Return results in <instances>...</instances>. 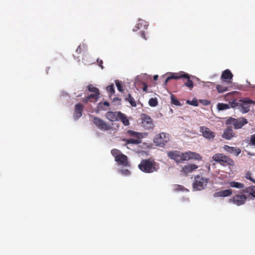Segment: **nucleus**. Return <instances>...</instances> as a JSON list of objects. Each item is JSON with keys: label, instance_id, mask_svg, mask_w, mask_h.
<instances>
[{"label": "nucleus", "instance_id": "20", "mask_svg": "<svg viewBox=\"0 0 255 255\" xmlns=\"http://www.w3.org/2000/svg\"><path fill=\"white\" fill-rule=\"evenodd\" d=\"M232 194V191L231 189H226L215 193L214 194V197H226L230 196Z\"/></svg>", "mask_w": 255, "mask_h": 255}, {"label": "nucleus", "instance_id": "51", "mask_svg": "<svg viewBox=\"0 0 255 255\" xmlns=\"http://www.w3.org/2000/svg\"><path fill=\"white\" fill-rule=\"evenodd\" d=\"M121 99H120V98H118V97H116V98H115L114 99V100H113V101H114V102H115V101H121Z\"/></svg>", "mask_w": 255, "mask_h": 255}, {"label": "nucleus", "instance_id": "39", "mask_svg": "<svg viewBox=\"0 0 255 255\" xmlns=\"http://www.w3.org/2000/svg\"><path fill=\"white\" fill-rule=\"evenodd\" d=\"M107 90L111 93V95L115 93V89L113 84L108 86L107 87Z\"/></svg>", "mask_w": 255, "mask_h": 255}, {"label": "nucleus", "instance_id": "2", "mask_svg": "<svg viewBox=\"0 0 255 255\" xmlns=\"http://www.w3.org/2000/svg\"><path fill=\"white\" fill-rule=\"evenodd\" d=\"M209 182V178L204 177L200 175H196L194 176V181L192 184L193 188L196 191L203 190L206 187Z\"/></svg>", "mask_w": 255, "mask_h": 255}, {"label": "nucleus", "instance_id": "8", "mask_svg": "<svg viewBox=\"0 0 255 255\" xmlns=\"http://www.w3.org/2000/svg\"><path fill=\"white\" fill-rule=\"evenodd\" d=\"M141 126L146 129H153L154 127L152 119L149 116L142 114L140 117Z\"/></svg>", "mask_w": 255, "mask_h": 255}, {"label": "nucleus", "instance_id": "3", "mask_svg": "<svg viewBox=\"0 0 255 255\" xmlns=\"http://www.w3.org/2000/svg\"><path fill=\"white\" fill-rule=\"evenodd\" d=\"M214 161L223 166H234V162L232 159L222 153H216L212 156Z\"/></svg>", "mask_w": 255, "mask_h": 255}, {"label": "nucleus", "instance_id": "31", "mask_svg": "<svg viewBox=\"0 0 255 255\" xmlns=\"http://www.w3.org/2000/svg\"><path fill=\"white\" fill-rule=\"evenodd\" d=\"M230 108L229 105L224 103H218L217 105V109L219 111H223Z\"/></svg>", "mask_w": 255, "mask_h": 255}, {"label": "nucleus", "instance_id": "43", "mask_svg": "<svg viewBox=\"0 0 255 255\" xmlns=\"http://www.w3.org/2000/svg\"><path fill=\"white\" fill-rule=\"evenodd\" d=\"M120 172L124 175H129L130 173V171L127 169L121 170Z\"/></svg>", "mask_w": 255, "mask_h": 255}, {"label": "nucleus", "instance_id": "16", "mask_svg": "<svg viewBox=\"0 0 255 255\" xmlns=\"http://www.w3.org/2000/svg\"><path fill=\"white\" fill-rule=\"evenodd\" d=\"M233 75L231 71L229 69L224 70L222 75L221 78L223 81H225L228 83H230V80L232 79Z\"/></svg>", "mask_w": 255, "mask_h": 255}, {"label": "nucleus", "instance_id": "50", "mask_svg": "<svg viewBox=\"0 0 255 255\" xmlns=\"http://www.w3.org/2000/svg\"><path fill=\"white\" fill-rule=\"evenodd\" d=\"M171 80L170 78H169V77L168 76L165 80V83H164V84L165 85H166L167 83L170 80Z\"/></svg>", "mask_w": 255, "mask_h": 255}, {"label": "nucleus", "instance_id": "4", "mask_svg": "<svg viewBox=\"0 0 255 255\" xmlns=\"http://www.w3.org/2000/svg\"><path fill=\"white\" fill-rule=\"evenodd\" d=\"M248 123L247 120L244 118L235 119L230 117L226 121V124L228 125L233 126L235 129H240Z\"/></svg>", "mask_w": 255, "mask_h": 255}, {"label": "nucleus", "instance_id": "30", "mask_svg": "<svg viewBox=\"0 0 255 255\" xmlns=\"http://www.w3.org/2000/svg\"><path fill=\"white\" fill-rule=\"evenodd\" d=\"M123 141H126L127 143H131V144H139L141 143V141L139 139H132V138H129V139H124Z\"/></svg>", "mask_w": 255, "mask_h": 255}, {"label": "nucleus", "instance_id": "10", "mask_svg": "<svg viewBox=\"0 0 255 255\" xmlns=\"http://www.w3.org/2000/svg\"><path fill=\"white\" fill-rule=\"evenodd\" d=\"M199 131L204 137L209 140L213 139L215 136V132L205 126L200 127Z\"/></svg>", "mask_w": 255, "mask_h": 255}, {"label": "nucleus", "instance_id": "7", "mask_svg": "<svg viewBox=\"0 0 255 255\" xmlns=\"http://www.w3.org/2000/svg\"><path fill=\"white\" fill-rule=\"evenodd\" d=\"M92 122L99 129L101 130L107 131L112 129V126L111 125L99 117H94Z\"/></svg>", "mask_w": 255, "mask_h": 255}, {"label": "nucleus", "instance_id": "33", "mask_svg": "<svg viewBox=\"0 0 255 255\" xmlns=\"http://www.w3.org/2000/svg\"><path fill=\"white\" fill-rule=\"evenodd\" d=\"M111 154L115 157V160L117 159L120 155L122 154L121 152L117 149H113L111 150Z\"/></svg>", "mask_w": 255, "mask_h": 255}, {"label": "nucleus", "instance_id": "18", "mask_svg": "<svg viewBox=\"0 0 255 255\" xmlns=\"http://www.w3.org/2000/svg\"><path fill=\"white\" fill-rule=\"evenodd\" d=\"M148 24L146 21L142 19H139L136 26L133 28V31H136L138 29H146Z\"/></svg>", "mask_w": 255, "mask_h": 255}, {"label": "nucleus", "instance_id": "38", "mask_svg": "<svg viewBox=\"0 0 255 255\" xmlns=\"http://www.w3.org/2000/svg\"><path fill=\"white\" fill-rule=\"evenodd\" d=\"M231 107L232 108H236L237 107H240V102H237L236 100H234L233 101L230 102Z\"/></svg>", "mask_w": 255, "mask_h": 255}, {"label": "nucleus", "instance_id": "52", "mask_svg": "<svg viewBox=\"0 0 255 255\" xmlns=\"http://www.w3.org/2000/svg\"><path fill=\"white\" fill-rule=\"evenodd\" d=\"M158 79V75H154L153 76V80H157Z\"/></svg>", "mask_w": 255, "mask_h": 255}, {"label": "nucleus", "instance_id": "35", "mask_svg": "<svg viewBox=\"0 0 255 255\" xmlns=\"http://www.w3.org/2000/svg\"><path fill=\"white\" fill-rule=\"evenodd\" d=\"M149 105L151 107H155L157 106L158 102L156 98H150L148 101Z\"/></svg>", "mask_w": 255, "mask_h": 255}, {"label": "nucleus", "instance_id": "26", "mask_svg": "<svg viewBox=\"0 0 255 255\" xmlns=\"http://www.w3.org/2000/svg\"><path fill=\"white\" fill-rule=\"evenodd\" d=\"M230 187L242 189L244 187V184L241 182L231 181L229 183Z\"/></svg>", "mask_w": 255, "mask_h": 255}, {"label": "nucleus", "instance_id": "40", "mask_svg": "<svg viewBox=\"0 0 255 255\" xmlns=\"http://www.w3.org/2000/svg\"><path fill=\"white\" fill-rule=\"evenodd\" d=\"M115 83H116V85L117 87L118 91L121 92H123V87H122L121 82L119 80H116L115 81Z\"/></svg>", "mask_w": 255, "mask_h": 255}, {"label": "nucleus", "instance_id": "15", "mask_svg": "<svg viewBox=\"0 0 255 255\" xmlns=\"http://www.w3.org/2000/svg\"><path fill=\"white\" fill-rule=\"evenodd\" d=\"M119 112L109 111L105 114V117L111 122H116L118 120Z\"/></svg>", "mask_w": 255, "mask_h": 255}, {"label": "nucleus", "instance_id": "46", "mask_svg": "<svg viewBox=\"0 0 255 255\" xmlns=\"http://www.w3.org/2000/svg\"><path fill=\"white\" fill-rule=\"evenodd\" d=\"M187 102L188 103H190V104L191 105H193V106H198V102L196 100L195 101L193 100V101H192L191 102L188 101H187Z\"/></svg>", "mask_w": 255, "mask_h": 255}, {"label": "nucleus", "instance_id": "12", "mask_svg": "<svg viewBox=\"0 0 255 255\" xmlns=\"http://www.w3.org/2000/svg\"><path fill=\"white\" fill-rule=\"evenodd\" d=\"M84 110V106L80 103L77 104L75 106L74 118L77 120L82 115V112Z\"/></svg>", "mask_w": 255, "mask_h": 255}, {"label": "nucleus", "instance_id": "41", "mask_svg": "<svg viewBox=\"0 0 255 255\" xmlns=\"http://www.w3.org/2000/svg\"><path fill=\"white\" fill-rule=\"evenodd\" d=\"M246 178L251 181H252L253 182H254V183H255V180L252 177V174L250 172H248L246 174Z\"/></svg>", "mask_w": 255, "mask_h": 255}, {"label": "nucleus", "instance_id": "1", "mask_svg": "<svg viewBox=\"0 0 255 255\" xmlns=\"http://www.w3.org/2000/svg\"><path fill=\"white\" fill-rule=\"evenodd\" d=\"M156 163L152 159H142L138 167L143 172L150 173L157 170Z\"/></svg>", "mask_w": 255, "mask_h": 255}, {"label": "nucleus", "instance_id": "48", "mask_svg": "<svg viewBox=\"0 0 255 255\" xmlns=\"http://www.w3.org/2000/svg\"><path fill=\"white\" fill-rule=\"evenodd\" d=\"M142 85H143V87H142V90L144 92H146L147 90V88H148V86L147 85H146V83H142Z\"/></svg>", "mask_w": 255, "mask_h": 255}, {"label": "nucleus", "instance_id": "34", "mask_svg": "<svg viewBox=\"0 0 255 255\" xmlns=\"http://www.w3.org/2000/svg\"><path fill=\"white\" fill-rule=\"evenodd\" d=\"M185 78L187 79V81L184 83V85L191 90L194 86L193 82L190 79V76L189 75L188 78Z\"/></svg>", "mask_w": 255, "mask_h": 255}, {"label": "nucleus", "instance_id": "36", "mask_svg": "<svg viewBox=\"0 0 255 255\" xmlns=\"http://www.w3.org/2000/svg\"><path fill=\"white\" fill-rule=\"evenodd\" d=\"M171 102L175 106L181 105L180 102L173 95L171 96Z\"/></svg>", "mask_w": 255, "mask_h": 255}, {"label": "nucleus", "instance_id": "17", "mask_svg": "<svg viewBox=\"0 0 255 255\" xmlns=\"http://www.w3.org/2000/svg\"><path fill=\"white\" fill-rule=\"evenodd\" d=\"M115 161L121 165H123L124 166H129L128 157L123 153L122 155H120L119 156V157L117 159H116Z\"/></svg>", "mask_w": 255, "mask_h": 255}, {"label": "nucleus", "instance_id": "5", "mask_svg": "<svg viewBox=\"0 0 255 255\" xmlns=\"http://www.w3.org/2000/svg\"><path fill=\"white\" fill-rule=\"evenodd\" d=\"M170 139L169 135L165 132H161L155 135L154 143L158 146L163 147Z\"/></svg>", "mask_w": 255, "mask_h": 255}, {"label": "nucleus", "instance_id": "11", "mask_svg": "<svg viewBox=\"0 0 255 255\" xmlns=\"http://www.w3.org/2000/svg\"><path fill=\"white\" fill-rule=\"evenodd\" d=\"M198 168V166L195 164H188L182 167L180 172L184 176H187Z\"/></svg>", "mask_w": 255, "mask_h": 255}, {"label": "nucleus", "instance_id": "42", "mask_svg": "<svg viewBox=\"0 0 255 255\" xmlns=\"http://www.w3.org/2000/svg\"><path fill=\"white\" fill-rule=\"evenodd\" d=\"M250 143L255 146V133L251 136Z\"/></svg>", "mask_w": 255, "mask_h": 255}, {"label": "nucleus", "instance_id": "29", "mask_svg": "<svg viewBox=\"0 0 255 255\" xmlns=\"http://www.w3.org/2000/svg\"><path fill=\"white\" fill-rule=\"evenodd\" d=\"M180 162H182L183 161H187L189 160V151H187L184 153L180 152Z\"/></svg>", "mask_w": 255, "mask_h": 255}, {"label": "nucleus", "instance_id": "49", "mask_svg": "<svg viewBox=\"0 0 255 255\" xmlns=\"http://www.w3.org/2000/svg\"><path fill=\"white\" fill-rule=\"evenodd\" d=\"M100 104H103L104 106H107V107L109 106V102H108L107 101L104 102L103 104L100 103Z\"/></svg>", "mask_w": 255, "mask_h": 255}, {"label": "nucleus", "instance_id": "32", "mask_svg": "<svg viewBox=\"0 0 255 255\" xmlns=\"http://www.w3.org/2000/svg\"><path fill=\"white\" fill-rule=\"evenodd\" d=\"M216 89L219 93H222L228 91V87L223 85H217Z\"/></svg>", "mask_w": 255, "mask_h": 255}, {"label": "nucleus", "instance_id": "25", "mask_svg": "<svg viewBox=\"0 0 255 255\" xmlns=\"http://www.w3.org/2000/svg\"><path fill=\"white\" fill-rule=\"evenodd\" d=\"M189 160L195 159L196 160L200 161L202 159V157L198 153L189 151Z\"/></svg>", "mask_w": 255, "mask_h": 255}, {"label": "nucleus", "instance_id": "37", "mask_svg": "<svg viewBox=\"0 0 255 255\" xmlns=\"http://www.w3.org/2000/svg\"><path fill=\"white\" fill-rule=\"evenodd\" d=\"M88 89L89 91H90V92H93V93H96V94H100L99 89L98 88H97L96 87L93 86L91 85H90L88 86Z\"/></svg>", "mask_w": 255, "mask_h": 255}, {"label": "nucleus", "instance_id": "14", "mask_svg": "<svg viewBox=\"0 0 255 255\" xmlns=\"http://www.w3.org/2000/svg\"><path fill=\"white\" fill-rule=\"evenodd\" d=\"M235 133L233 131L231 127H228L226 128L222 135V138L227 140H230L235 136Z\"/></svg>", "mask_w": 255, "mask_h": 255}, {"label": "nucleus", "instance_id": "23", "mask_svg": "<svg viewBox=\"0 0 255 255\" xmlns=\"http://www.w3.org/2000/svg\"><path fill=\"white\" fill-rule=\"evenodd\" d=\"M119 115L118 120L119 119L123 123L124 126H128L129 123L126 115L121 112H119Z\"/></svg>", "mask_w": 255, "mask_h": 255}, {"label": "nucleus", "instance_id": "28", "mask_svg": "<svg viewBox=\"0 0 255 255\" xmlns=\"http://www.w3.org/2000/svg\"><path fill=\"white\" fill-rule=\"evenodd\" d=\"M125 100L128 101L131 106L134 107L136 106V103L131 94H128V97L125 98Z\"/></svg>", "mask_w": 255, "mask_h": 255}, {"label": "nucleus", "instance_id": "44", "mask_svg": "<svg viewBox=\"0 0 255 255\" xmlns=\"http://www.w3.org/2000/svg\"><path fill=\"white\" fill-rule=\"evenodd\" d=\"M85 45L83 44L82 45H80L77 48L76 52L79 54L81 53L82 50V49L85 48Z\"/></svg>", "mask_w": 255, "mask_h": 255}, {"label": "nucleus", "instance_id": "9", "mask_svg": "<svg viewBox=\"0 0 255 255\" xmlns=\"http://www.w3.org/2000/svg\"><path fill=\"white\" fill-rule=\"evenodd\" d=\"M247 197L244 194H237L229 200V202L237 206H241L245 204Z\"/></svg>", "mask_w": 255, "mask_h": 255}, {"label": "nucleus", "instance_id": "6", "mask_svg": "<svg viewBox=\"0 0 255 255\" xmlns=\"http://www.w3.org/2000/svg\"><path fill=\"white\" fill-rule=\"evenodd\" d=\"M240 111L243 113H247L250 110L251 106H255V101L249 98H245L240 100Z\"/></svg>", "mask_w": 255, "mask_h": 255}, {"label": "nucleus", "instance_id": "27", "mask_svg": "<svg viewBox=\"0 0 255 255\" xmlns=\"http://www.w3.org/2000/svg\"><path fill=\"white\" fill-rule=\"evenodd\" d=\"M127 132L128 133V134L130 136H133L136 137L137 139H140L141 138L143 137L142 135V133L140 132H138L136 131H134L133 130H129L127 131Z\"/></svg>", "mask_w": 255, "mask_h": 255}, {"label": "nucleus", "instance_id": "22", "mask_svg": "<svg viewBox=\"0 0 255 255\" xmlns=\"http://www.w3.org/2000/svg\"><path fill=\"white\" fill-rule=\"evenodd\" d=\"M99 94H100L96 93L92 94L87 96V98H85L83 101L86 104L89 101L91 102H95L99 98Z\"/></svg>", "mask_w": 255, "mask_h": 255}, {"label": "nucleus", "instance_id": "19", "mask_svg": "<svg viewBox=\"0 0 255 255\" xmlns=\"http://www.w3.org/2000/svg\"><path fill=\"white\" fill-rule=\"evenodd\" d=\"M169 77L171 80H177L182 78H188V74L184 72L180 71L178 73H172Z\"/></svg>", "mask_w": 255, "mask_h": 255}, {"label": "nucleus", "instance_id": "21", "mask_svg": "<svg viewBox=\"0 0 255 255\" xmlns=\"http://www.w3.org/2000/svg\"><path fill=\"white\" fill-rule=\"evenodd\" d=\"M224 149L228 152L230 153H234L236 156H238L241 153L240 149L235 147H231L225 145L224 146Z\"/></svg>", "mask_w": 255, "mask_h": 255}, {"label": "nucleus", "instance_id": "45", "mask_svg": "<svg viewBox=\"0 0 255 255\" xmlns=\"http://www.w3.org/2000/svg\"><path fill=\"white\" fill-rule=\"evenodd\" d=\"M139 34H140V36L143 38L144 40H146V36H145V33L144 32V31L143 30H141L139 32Z\"/></svg>", "mask_w": 255, "mask_h": 255}, {"label": "nucleus", "instance_id": "47", "mask_svg": "<svg viewBox=\"0 0 255 255\" xmlns=\"http://www.w3.org/2000/svg\"><path fill=\"white\" fill-rule=\"evenodd\" d=\"M97 62H98L99 66H100L101 67V68L103 69L104 68V67L102 65L103 63L102 60L98 59Z\"/></svg>", "mask_w": 255, "mask_h": 255}, {"label": "nucleus", "instance_id": "13", "mask_svg": "<svg viewBox=\"0 0 255 255\" xmlns=\"http://www.w3.org/2000/svg\"><path fill=\"white\" fill-rule=\"evenodd\" d=\"M167 156L171 159L175 160L177 163H180V152L177 150L170 151L167 152Z\"/></svg>", "mask_w": 255, "mask_h": 255}, {"label": "nucleus", "instance_id": "24", "mask_svg": "<svg viewBox=\"0 0 255 255\" xmlns=\"http://www.w3.org/2000/svg\"><path fill=\"white\" fill-rule=\"evenodd\" d=\"M242 193H248L252 197L255 198V186L246 187L243 190Z\"/></svg>", "mask_w": 255, "mask_h": 255}]
</instances>
